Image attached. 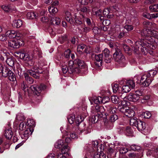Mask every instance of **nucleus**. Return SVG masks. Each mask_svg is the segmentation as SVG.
<instances>
[{
    "instance_id": "9b49d317",
    "label": "nucleus",
    "mask_w": 158,
    "mask_h": 158,
    "mask_svg": "<svg viewBox=\"0 0 158 158\" xmlns=\"http://www.w3.org/2000/svg\"><path fill=\"white\" fill-rule=\"evenodd\" d=\"M78 32L81 35H85L87 32H89L91 28L89 27H86L85 24L79 25L77 27Z\"/></svg>"
},
{
    "instance_id": "bf43d9fd",
    "label": "nucleus",
    "mask_w": 158,
    "mask_h": 158,
    "mask_svg": "<svg viewBox=\"0 0 158 158\" xmlns=\"http://www.w3.org/2000/svg\"><path fill=\"white\" fill-rule=\"evenodd\" d=\"M143 115L144 118H148L151 117V114L149 111H146L144 113Z\"/></svg>"
},
{
    "instance_id": "49530a36",
    "label": "nucleus",
    "mask_w": 158,
    "mask_h": 158,
    "mask_svg": "<svg viewBox=\"0 0 158 158\" xmlns=\"http://www.w3.org/2000/svg\"><path fill=\"white\" fill-rule=\"evenodd\" d=\"M41 20L42 22L47 23L48 27L49 26V20L47 17H42L41 19Z\"/></svg>"
},
{
    "instance_id": "13d9d810",
    "label": "nucleus",
    "mask_w": 158,
    "mask_h": 158,
    "mask_svg": "<svg viewBox=\"0 0 158 158\" xmlns=\"http://www.w3.org/2000/svg\"><path fill=\"white\" fill-rule=\"evenodd\" d=\"M50 10H51L52 13L54 14L56 13L58 11L56 7L53 6H50Z\"/></svg>"
},
{
    "instance_id": "f03ea898",
    "label": "nucleus",
    "mask_w": 158,
    "mask_h": 158,
    "mask_svg": "<svg viewBox=\"0 0 158 158\" xmlns=\"http://www.w3.org/2000/svg\"><path fill=\"white\" fill-rule=\"evenodd\" d=\"M157 73V71L153 70H150L143 74L140 79V83L143 86L149 85L152 80V77Z\"/></svg>"
},
{
    "instance_id": "c9c22d12",
    "label": "nucleus",
    "mask_w": 158,
    "mask_h": 158,
    "mask_svg": "<svg viewBox=\"0 0 158 158\" xmlns=\"http://www.w3.org/2000/svg\"><path fill=\"white\" fill-rule=\"evenodd\" d=\"M110 12V9L109 8L105 9L103 10V14L104 17H107L108 18H110V16L109 15Z\"/></svg>"
},
{
    "instance_id": "052dcab7",
    "label": "nucleus",
    "mask_w": 158,
    "mask_h": 158,
    "mask_svg": "<svg viewBox=\"0 0 158 158\" xmlns=\"http://www.w3.org/2000/svg\"><path fill=\"white\" fill-rule=\"evenodd\" d=\"M93 32L95 34H98L100 32L99 29L97 27H95L93 29Z\"/></svg>"
},
{
    "instance_id": "a18cd8bd",
    "label": "nucleus",
    "mask_w": 158,
    "mask_h": 158,
    "mask_svg": "<svg viewBox=\"0 0 158 158\" xmlns=\"http://www.w3.org/2000/svg\"><path fill=\"white\" fill-rule=\"evenodd\" d=\"M131 148L133 150L138 151L141 149V148L139 145L135 144H132L130 146Z\"/></svg>"
},
{
    "instance_id": "e2e57ef3",
    "label": "nucleus",
    "mask_w": 158,
    "mask_h": 158,
    "mask_svg": "<svg viewBox=\"0 0 158 158\" xmlns=\"http://www.w3.org/2000/svg\"><path fill=\"white\" fill-rule=\"evenodd\" d=\"M92 52V48L90 47L86 46V48H85L84 52L87 53H89Z\"/></svg>"
},
{
    "instance_id": "6e6d98bb",
    "label": "nucleus",
    "mask_w": 158,
    "mask_h": 158,
    "mask_svg": "<svg viewBox=\"0 0 158 158\" xmlns=\"http://www.w3.org/2000/svg\"><path fill=\"white\" fill-rule=\"evenodd\" d=\"M113 91L114 93L117 92L119 89L118 85L117 84H115L112 85Z\"/></svg>"
},
{
    "instance_id": "473e14b6",
    "label": "nucleus",
    "mask_w": 158,
    "mask_h": 158,
    "mask_svg": "<svg viewBox=\"0 0 158 158\" xmlns=\"http://www.w3.org/2000/svg\"><path fill=\"white\" fill-rule=\"evenodd\" d=\"M27 18L29 19H36L37 17L36 14L33 12H28L27 15Z\"/></svg>"
},
{
    "instance_id": "7c9ffc66",
    "label": "nucleus",
    "mask_w": 158,
    "mask_h": 158,
    "mask_svg": "<svg viewBox=\"0 0 158 158\" xmlns=\"http://www.w3.org/2000/svg\"><path fill=\"white\" fill-rule=\"evenodd\" d=\"M65 19L66 20L69 22L70 24L73 23V19L69 11H66L65 12Z\"/></svg>"
},
{
    "instance_id": "1a4fd4ad",
    "label": "nucleus",
    "mask_w": 158,
    "mask_h": 158,
    "mask_svg": "<svg viewBox=\"0 0 158 158\" xmlns=\"http://www.w3.org/2000/svg\"><path fill=\"white\" fill-rule=\"evenodd\" d=\"M69 68L70 70V72H69V73H78L80 72V70L76 67L74 60V61L70 60L69 61Z\"/></svg>"
},
{
    "instance_id": "09e8293b",
    "label": "nucleus",
    "mask_w": 158,
    "mask_h": 158,
    "mask_svg": "<svg viewBox=\"0 0 158 158\" xmlns=\"http://www.w3.org/2000/svg\"><path fill=\"white\" fill-rule=\"evenodd\" d=\"M138 122V121H137L136 119L131 118L130 119V124L131 125L136 127Z\"/></svg>"
},
{
    "instance_id": "f704fd0d",
    "label": "nucleus",
    "mask_w": 158,
    "mask_h": 158,
    "mask_svg": "<svg viewBox=\"0 0 158 158\" xmlns=\"http://www.w3.org/2000/svg\"><path fill=\"white\" fill-rule=\"evenodd\" d=\"M35 101L36 103H38L40 102L42 99V96L41 93L39 94H35Z\"/></svg>"
},
{
    "instance_id": "412c9836",
    "label": "nucleus",
    "mask_w": 158,
    "mask_h": 158,
    "mask_svg": "<svg viewBox=\"0 0 158 158\" xmlns=\"http://www.w3.org/2000/svg\"><path fill=\"white\" fill-rule=\"evenodd\" d=\"M105 109L103 107L100 106L98 105H96L95 108L94 110H92V112L94 114H96V113H98L100 112L102 114V113L105 111Z\"/></svg>"
},
{
    "instance_id": "0e129e2a",
    "label": "nucleus",
    "mask_w": 158,
    "mask_h": 158,
    "mask_svg": "<svg viewBox=\"0 0 158 158\" xmlns=\"http://www.w3.org/2000/svg\"><path fill=\"white\" fill-rule=\"evenodd\" d=\"M70 52L71 51L69 49L67 50L64 53L65 56L67 58H69L70 56Z\"/></svg>"
},
{
    "instance_id": "338daca9",
    "label": "nucleus",
    "mask_w": 158,
    "mask_h": 158,
    "mask_svg": "<svg viewBox=\"0 0 158 158\" xmlns=\"http://www.w3.org/2000/svg\"><path fill=\"white\" fill-rule=\"evenodd\" d=\"M21 87L22 89L24 91L26 90V88H27L26 83L23 81L21 83Z\"/></svg>"
},
{
    "instance_id": "3c124183",
    "label": "nucleus",
    "mask_w": 158,
    "mask_h": 158,
    "mask_svg": "<svg viewBox=\"0 0 158 158\" xmlns=\"http://www.w3.org/2000/svg\"><path fill=\"white\" fill-rule=\"evenodd\" d=\"M130 158H140L141 156L138 154H136L135 153H133L130 154L128 155Z\"/></svg>"
},
{
    "instance_id": "393cba45",
    "label": "nucleus",
    "mask_w": 158,
    "mask_h": 158,
    "mask_svg": "<svg viewBox=\"0 0 158 158\" xmlns=\"http://www.w3.org/2000/svg\"><path fill=\"white\" fill-rule=\"evenodd\" d=\"M136 127L139 130L143 131L145 128V123L141 121H138Z\"/></svg>"
},
{
    "instance_id": "f3484780",
    "label": "nucleus",
    "mask_w": 158,
    "mask_h": 158,
    "mask_svg": "<svg viewBox=\"0 0 158 158\" xmlns=\"http://www.w3.org/2000/svg\"><path fill=\"white\" fill-rule=\"evenodd\" d=\"M33 131L32 128L27 127L24 131L23 135L25 139H27Z\"/></svg>"
},
{
    "instance_id": "ea45409f",
    "label": "nucleus",
    "mask_w": 158,
    "mask_h": 158,
    "mask_svg": "<svg viewBox=\"0 0 158 158\" xmlns=\"http://www.w3.org/2000/svg\"><path fill=\"white\" fill-rule=\"evenodd\" d=\"M118 110L119 111L124 114L125 112L127 110V108L128 109V107L124 106H119L118 107Z\"/></svg>"
},
{
    "instance_id": "680f3d73",
    "label": "nucleus",
    "mask_w": 158,
    "mask_h": 158,
    "mask_svg": "<svg viewBox=\"0 0 158 158\" xmlns=\"http://www.w3.org/2000/svg\"><path fill=\"white\" fill-rule=\"evenodd\" d=\"M124 29H126L127 31H129L132 30L133 28L131 25H127L125 26Z\"/></svg>"
},
{
    "instance_id": "4be33fe9",
    "label": "nucleus",
    "mask_w": 158,
    "mask_h": 158,
    "mask_svg": "<svg viewBox=\"0 0 158 158\" xmlns=\"http://www.w3.org/2000/svg\"><path fill=\"white\" fill-rule=\"evenodd\" d=\"M127 110L124 114L125 115L129 118H131L134 116L135 113L132 109L128 107V109L127 108Z\"/></svg>"
},
{
    "instance_id": "4c0bfd02",
    "label": "nucleus",
    "mask_w": 158,
    "mask_h": 158,
    "mask_svg": "<svg viewBox=\"0 0 158 158\" xmlns=\"http://www.w3.org/2000/svg\"><path fill=\"white\" fill-rule=\"evenodd\" d=\"M127 85L129 86L130 88H131V89H133L135 86V83L132 80H129L126 82Z\"/></svg>"
},
{
    "instance_id": "4468645a",
    "label": "nucleus",
    "mask_w": 158,
    "mask_h": 158,
    "mask_svg": "<svg viewBox=\"0 0 158 158\" xmlns=\"http://www.w3.org/2000/svg\"><path fill=\"white\" fill-rule=\"evenodd\" d=\"M102 56H103L102 54L94 55V58L96 60L95 64L97 66L99 67L102 66Z\"/></svg>"
},
{
    "instance_id": "e433bc0d",
    "label": "nucleus",
    "mask_w": 158,
    "mask_h": 158,
    "mask_svg": "<svg viewBox=\"0 0 158 158\" xmlns=\"http://www.w3.org/2000/svg\"><path fill=\"white\" fill-rule=\"evenodd\" d=\"M93 14L97 16H98L100 17L101 19H102V17L101 16L102 11L100 10H98L97 11H95V9H93Z\"/></svg>"
},
{
    "instance_id": "ddd939ff",
    "label": "nucleus",
    "mask_w": 158,
    "mask_h": 158,
    "mask_svg": "<svg viewBox=\"0 0 158 158\" xmlns=\"http://www.w3.org/2000/svg\"><path fill=\"white\" fill-rule=\"evenodd\" d=\"M1 7L5 12L8 13L11 12L16 10L14 6L10 4L2 5Z\"/></svg>"
},
{
    "instance_id": "dca6fc26",
    "label": "nucleus",
    "mask_w": 158,
    "mask_h": 158,
    "mask_svg": "<svg viewBox=\"0 0 158 158\" xmlns=\"http://www.w3.org/2000/svg\"><path fill=\"white\" fill-rule=\"evenodd\" d=\"M110 51L109 50L106 48L103 51V53L105 56V61L106 63L110 62L111 58V56L110 55Z\"/></svg>"
},
{
    "instance_id": "774afa93",
    "label": "nucleus",
    "mask_w": 158,
    "mask_h": 158,
    "mask_svg": "<svg viewBox=\"0 0 158 158\" xmlns=\"http://www.w3.org/2000/svg\"><path fill=\"white\" fill-rule=\"evenodd\" d=\"M153 155L155 157L158 158V148L155 150Z\"/></svg>"
},
{
    "instance_id": "a878e982",
    "label": "nucleus",
    "mask_w": 158,
    "mask_h": 158,
    "mask_svg": "<svg viewBox=\"0 0 158 158\" xmlns=\"http://www.w3.org/2000/svg\"><path fill=\"white\" fill-rule=\"evenodd\" d=\"M6 36L12 39L16 36V32L15 31H9L6 33Z\"/></svg>"
},
{
    "instance_id": "f257e3e1",
    "label": "nucleus",
    "mask_w": 158,
    "mask_h": 158,
    "mask_svg": "<svg viewBox=\"0 0 158 158\" xmlns=\"http://www.w3.org/2000/svg\"><path fill=\"white\" fill-rule=\"evenodd\" d=\"M141 35L145 37L144 39H141L140 41L135 43L134 51L136 52L140 48L141 51L145 54L148 50L154 49L155 45L158 44V33L154 31H152L143 30L141 32Z\"/></svg>"
},
{
    "instance_id": "6ab92c4d",
    "label": "nucleus",
    "mask_w": 158,
    "mask_h": 158,
    "mask_svg": "<svg viewBox=\"0 0 158 158\" xmlns=\"http://www.w3.org/2000/svg\"><path fill=\"white\" fill-rule=\"evenodd\" d=\"M19 56L21 59L24 60H29L30 59V56L29 55L25 52L24 50H21L19 53Z\"/></svg>"
},
{
    "instance_id": "37998d69",
    "label": "nucleus",
    "mask_w": 158,
    "mask_h": 158,
    "mask_svg": "<svg viewBox=\"0 0 158 158\" xmlns=\"http://www.w3.org/2000/svg\"><path fill=\"white\" fill-rule=\"evenodd\" d=\"M75 116L73 115H71L68 117V120L70 124H72L75 121Z\"/></svg>"
},
{
    "instance_id": "f8f14e48",
    "label": "nucleus",
    "mask_w": 158,
    "mask_h": 158,
    "mask_svg": "<svg viewBox=\"0 0 158 158\" xmlns=\"http://www.w3.org/2000/svg\"><path fill=\"white\" fill-rule=\"evenodd\" d=\"M3 73V76L4 77H8L9 79L11 81H14L16 80L15 75L10 69H7L6 71Z\"/></svg>"
},
{
    "instance_id": "c03bdc74",
    "label": "nucleus",
    "mask_w": 158,
    "mask_h": 158,
    "mask_svg": "<svg viewBox=\"0 0 158 158\" xmlns=\"http://www.w3.org/2000/svg\"><path fill=\"white\" fill-rule=\"evenodd\" d=\"M122 88L123 91L124 93L128 92L131 90V88H130L129 86L127 85L126 84V85L123 86Z\"/></svg>"
},
{
    "instance_id": "de8ad7c7",
    "label": "nucleus",
    "mask_w": 158,
    "mask_h": 158,
    "mask_svg": "<svg viewBox=\"0 0 158 158\" xmlns=\"http://www.w3.org/2000/svg\"><path fill=\"white\" fill-rule=\"evenodd\" d=\"M84 120V118H82L80 115L78 116L76 119V123L78 125Z\"/></svg>"
},
{
    "instance_id": "0eeeda50",
    "label": "nucleus",
    "mask_w": 158,
    "mask_h": 158,
    "mask_svg": "<svg viewBox=\"0 0 158 158\" xmlns=\"http://www.w3.org/2000/svg\"><path fill=\"white\" fill-rule=\"evenodd\" d=\"M24 44V42L23 40H19L18 39L16 40H11L8 42V45L9 46L15 48H19L20 46Z\"/></svg>"
},
{
    "instance_id": "72a5a7b5",
    "label": "nucleus",
    "mask_w": 158,
    "mask_h": 158,
    "mask_svg": "<svg viewBox=\"0 0 158 158\" xmlns=\"http://www.w3.org/2000/svg\"><path fill=\"white\" fill-rule=\"evenodd\" d=\"M128 151L127 149L125 147H121L119 149V153L120 155L119 157L120 158H123V157L122 154H124L127 153Z\"/></svg>"
},
{
    "instance_id": "bb28decb",
    "label": "nucleus",
    "mask_w": 158,
    "mask_h": 158,
    "mask_svg": "<svg viewBox=\"0 0 158 158\" xmlns=\"http://www.w3.org/2000/svg\"><path fill=\"white\" fill-rule=\"evenodd\" d=\"M23 24L22 21L20 19L15 20L13 21L12 25L15 27H20Z\"/></svg>"
},
{
    "instance_id": "c756f323",
    "label": "nucleus",
    "mask_w": 158,
    "mask_h": 158,
    "mask_svg": "<svg viewBox=\"0 0 158 158\" xmlns=\"http://www.w3.org/2000/svg\"><path fill=\"white\" fill-rule=\"evenodd\" d=\"M24 77L25 80L28 83L31 84L33 82L34 80L32 78L29 76L27 73H24Z\"/></svg>"
},
{
    "instance_id": "423d86ee",
    "label": "nucleus",
    "mask_w": 158,
    "mask_h": 158,
    "mask_svg": "<svg viewBox=\"0 0 158 158\" xmlns=\"http://www.w3.org/2000/svg\"><path fill=\"white\" fill-rule=\"evenodd\" d=\"M55 147L56 148L61 149V152L64 154H68L69 151L68 144L64 143L62 140L60 139L57 141L55 144Z\"/></svg>"
},
{
    "instance_id": "cd10ccee",
    "label": "nucleus",
    "mask_w": 158,
    "mask_h": 158,
    "mask_svg": "<svg viewBox=\"0 0 158 158\" xmlns=\"http://www.w3.org/2000/svg\"><path fill=\"white\" fill-rule=\"evenodd\" d=\"M86 48V45L84 44H81L78 46L77 48V52L80 54L84 52L85 48Z\"/></svg>"
},
{
    "instance_id": "4d7b16f0",
    "label": "nucleus",
    "mask_w": 158,
    "mask_h": 158,
    "mask_svg": "<svg viewBox=\"0 0 158 158\" xmlns=\"http://www.w3.org/2000/svg\"><path fill=\"white\" fill-rule=\"evenodd\" d=\"M26 126L25 125L24 123L23 122H21L19 125V130L21 131H23L25 129Z\"/></svg>"
},
{
    "instance_id": "69168bd1",
    "label": "nucleus",
    "mask_w": 158,
    "mask_h": 158,
    "mask_svg": "<svg viewBox=\"0 0 158 158\" xmlns=\"http://www.w3.org/2000/svg\"><path fill=\"white\" fill-rule=\"evenodd\" d=\"M126 131L127 133L128 134H131L133 132V131L129 127H127L126 128Z\"/></svg>"
},
{
    "instance_id": "8fccbe9b",
    "label": "nucleus",
    "mask_w": 158,
    "mask_h": 158,
    "mask_svg": "<svg viewBox=\"0 0 158 158\" xmlns=\"http://www.w3.org/2000/svg\"><path fill=\"white\" fill-rule=\"evenodd\" d=\"M7 69L6 67H5L4 66L0 64V73H2V76H3V73H4V71H6Z\"/></svg>"
},
{
    "instance_id": "6e6552de",
    "label": "nucleus",
    "mask_w": 158,
    "mask_h": 158,
    "mask_svg": "<svg viewBox=\"0 0 158 158\" xmlns=\"http://www.w3.org/2000/svg\"><path fill=\"white\" fill-rule=\"evenodd\" d=\"M47 88V86L44 84H41L39 86L35 85H32L31 86V88L35 94L41 93L42 90H45Z\"/></svg>"
},
{
    "instance_id": "a211bd4d",
    "label": "nucleus",
    "mask_w": 158,
    "mask_h": 158,
    "mask_svg": "<svg viewBox=\"0 0 158 158\" xmlns=\"http://www.w3.org/2000/svg\"><path fill=\"white\" fill-rule=\"evenodd\" d=\"M89 99L91 104H93V102L96 104L101 103V97H97L94 96L93 97H90L89 98Z\"/></svg>"
},
{
    "instance_id": "58836bf2",
    "label": "nucleus",
    "mask_w": 158,
    "mask_h": 158,
    "mask_svg": "<svg viewBox=\"0 0 158 158\" xmlns=\"http://www.w3.org/2000/svg\"><path fill=\"white\" fill-rule=\"evenodd\" d=\"M149 8L151 11L157 12L158 11V4L151 5L150 6Z\"/></svg>"
},
{
    "instance_id": "603ef678",
    "label": "nucleus",
    "mask_w": 158,
    "mask_h": 158,
    "mask_svg": "<svg viewBox=\"0 0 158 158\" xmlns=\"http://www.w3.org/2000/svg\"><path fill=\"white\" fill-rule=\"evenodd\" d=\"M97 114H98L95 115H94L92 116L91 121L92 123H94L97 122L98 120H96V117L98 118ZM98 115L99 116H101L100 114H98Z\"/></svg>"
},
{
    "instance_id": "39448f33",
    "label": "nucleus",
    "mask_w": 158,
    "mask_h": 158,
    "mask_svg": "<svg viewBox=\"0 0 158 158\" xmlns=\"http://www.w3.org/2000/svg\"><path fill=\"white\" fill-rule=\"evenodd\" d=\"M107 112L110 114V120L111 122H114L118 118L117 116L114 114L117 110L116 108L111 103H107L105 106Z\"/></svg>"
},
{
    "instance_id": "864d4df0",
    "label": "nucleus",
    "mask_w": 158,
    "mask_h": 158,
    "mask_svg": "<svg viewBox=\"0 0 158 158\" xmlns=\"http://www.w3.org/2000/svg\"><path fill=\"white\" fill-rule=\"evenodd\" d=\"M110 98L108 97H101V103H106L110 100Z\"/></svg>"
},
{
    "instance_id": "b1692460",
    "label": "nucleus",
    "mask_w": 158,
    "mask_h": 158,
    "mask_svg": "<svg viewBox=\"0 0 158 158\" xmlns=\"http://www.w3.org/2000/svg\"><path fill=\"white\" fill-rule=\"evenodd\" d=\"M16 69L17 71V74L20 77L22 76L23 75H24V70H23L22 68L19 64H18L16 66Z\"/></svg>"
},
{
    "instance_id": "20e7f679",
    "label": "nucleus",
    "mask_w": 158,
    "mask_h": 158,
    "mask_svg": "<svg viewBox=\"0 0 158 158\" xmlns=\"http://www.w3.org/2000/svg\"><path fill=\"white\" fill-rule=\"evenodd\" d=\"M143 94V93L141 90H136L134 94H130L128 96L122 97V98L126 102H127V100L135 102L139 100L140 97L142 96Z\"/></svg>"
},
{
    "instance_id": "79ce46f5",
    "label": "nucleus",
    "mask_w": 158,
    "mask_h": 158,
    "mask_svg": "<svg viewBox=\"0 0 158 158\" xmlns=\"http://www.w3.org/2000/svg\"><path fill=\"white\" fill-rule=\"evenodd\" d=\"M6 62L7 64L10 66L12 67L14 65V60L11 58H7Z\"/></svg>"
},
{
    "instance_id": "a19ab883",
    "label": "nucleus",
    "mask_w": 158,
    "mask_h": 158,
    "mask_svg": "<svg viewBox=\"0 0 158 158\" xmlns=\"http://www.w3.org/2000/svg\"><path fill=\"white\" fill-rule=\"evenodd\" d=\"M111 100L113 103L117 104L118 102L119 101V98L116 95H113L111 97Z\"/></svg>"
},
{
    "instance_id": "9d476101",
    "label": "nucleus",
    "mask_w": 158,
    "mask_h": 158,
    "mask_svg": "<svg viewBox=\"0 0 158 158\" xmlns=\"http://www.w3.org/2000/svg\"><path fill=\"white\" fill-rule=\"evenodd\" d=\"M27 73H29L31 76L36 79H39L40 76L39 68L37 67H34L31 69L28 70Z\"/></svg>"
},
{
    "instance_id": "7ed1b4c3",
    "label": "nucleus",
    "mask_w": 158,
    "mask_h": 158,
    "mask_svg": "<svg viewBox=\"0 0 158 158\" xmlns=\"http://www.w3.org/2000/svg\"><path fill=\"white\" fill-rule=\"evenodd\" d=\"M113 57L114 60L118 62L121 67L125 66L127 64L125 56L121 50L118 48L115 49V52L113 54Z\"/></svg>"
},
{
    "instance_id": "aec40b11",
    "label": "nucleus",
    "mask_w": 158,
    "mask_h": 158,
    "mask_svg": "<svg viewBox=\"0 0 158 158\" xmlns=\"http://www.w3.org/2000/svg\"><path fill=\"white\" fill-rule=\"evenodd\" d=\"M117 151L113 148H109L108 149L107 157L108 158H114L116 156Z\"/></svg>"
},
{
    "instance_id": "2eb2a0df",
    "label": "nucleus",
    "mask_w": 158,
    "mask_h": 158,
    "mask_svg": "<svg viewBox=\"0 0 158 158\" xmlns=\"http://www.w3.org/2000/svg\"><path fill=\"white\" fill-rule=\"evenodd\" d=\"M74 62L76 67L80 70V72L81 70L85 66L84 62L80 59H76L74 60Z\"/></svg>"
},
{
    "instance_id": "c85d7f7f",
    "label": "nucleus",
    "mask_w": 158,
    "mask_h": 158,
    "mask_svg": "<svg viewBox=\"0 0 158 158\" xmlns=\"http://www.w3.org/2000/svg\"><path fill=\"white\" fill-rule=\"evenodd\" d=\"M27 125L29 128H33L35 126V123L33 119H28L26 123Z\"/></svg>"
},
{
    "instance_id": "5fc2aeb1",
    "label": "nucleus",
    "mask_w": 158,
    "mask_h": 158,
    "mask_svg": "<svg viewBox=\"0 0 158 158\" xmlns=\"http://www.w3.org/2000/svg\"><path fill=\"white\" fill-rule=\"evenodd\" d=\"M7 39L6 35H5L4 34H1L0 35V41H6Z\"/></svg>"
},
{
    "instance_id": "5701e85b",
    "label": "nucleus",
    "mask_w": 158,
    "mask_h": 158,
    "mask_svg": "<svg viewBox=\"0 0 158 158\" xmlns=\"http://www.w3.org/2000/svg\"><path fill=\"white\" fill-rule=\"evenodd\" d=\"M13 135V132L10 129H8L5 130L4 136L7 139H10Z\"/></svg>"
},
{
    "instance_id": "2f4dec72",
    "label": "nucleus",
    "mask_w": 158,
    "mask_h": 158,
    "mask_svg": "<svg viewBox=\"0 0 158 158\" xmlns=\"http://www.w3.org/2000/svg\"><path fill=\"white\" fill-rule=\"evenodd\" d=\"M93 158H106V155L102 152H101L99 153L96 152L94 154Z\"/></svg>"
}]
</instances>
